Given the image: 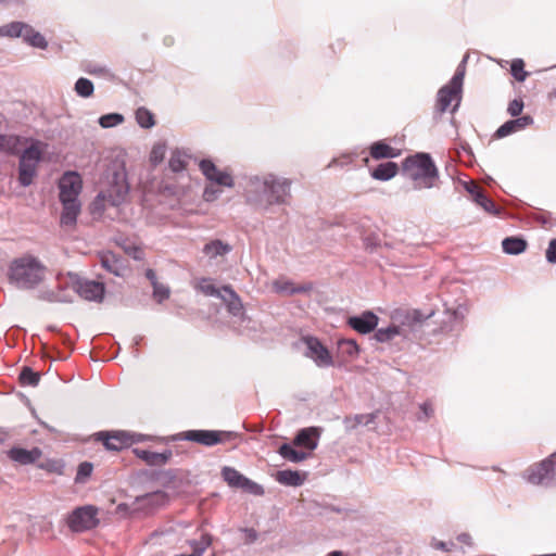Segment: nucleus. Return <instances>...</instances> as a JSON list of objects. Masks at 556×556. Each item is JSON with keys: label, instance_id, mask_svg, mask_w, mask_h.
<instances>
[{"label": "nucleus", "instance_id": "f257e3e1", "mask_svg": "<svg viewBox=\"0 0 556 556\" xmlns=\"http://www.w3.org/2000/svg\"><path fill=\"white\" fill-rule=\"evenodd\" d=\"M292 180L274 174L252 176L247 189V201L264 213L271 206H289L292 201Z\"/></svg>", "mask_w": 556, "mask_h": 556}, {"label": "nucleus", "instance_id": "f03ea898", "mask_svg": "<svg viewBox=\"0 0 556 556\" xmlns=\"http://www.w3.org/2000/svg\"><path fill=\"white\" fill-rule=\"evenodd\" d=\"M46 267L33 255L14 258L9 266L8 279L18 289H34L45 278Z\"/></svg>", "mask_w": 556, "mask_h": 556}, {"label": "nucleus", "instance_id": "7ed1b4c3", "mask_svg": "<svg viewBox=\"0 0 556 556\" xmlns=\"http://www.w3.org/2000/svg\"><path fill=\"white\" fill-rule=\"evenodd\" d=\"M403 170L414 181V189H430L435 186L439 170L429 153L419 152L407 156L403 163Z\"/></svg>", "mask_w": 556, "mask_h": 556}, {"label": "nucleus", "instance_id": "20e7f679", "mask_svg": "<svg viewBox=\"0 0 556 556\" xmlns=\"http://www.w3.org/2000/svg\"><path fill=\"white\" fill-rule=\"evenodd\" d=\"M43 159L41 142L31 140L30 146L24 149L18 159V184L22 187H28L33 184L37 175L39 163Z\"/></svg>", "mask_w": 556, "mask_h": 556}, {"label": "nucleus", "instance_id": "39448f33", "mask_svg": "<svg viewBox=\"0 0 556 556\" xmlns=\"http://www.w3.org/2000/svg\"><path fill=\"white\" fill-rule=\"evenodd\" d=\"M65 522L73 533L94 530L100 525L99 508L91 504L75 507L67 514Z\"/></svg>", "mask_w": 556, "mask_h": 556}, {"label": "nucleus", "instance_id": "423d86ee", "mask_svg": "<svg viewBox=\"0 0 556 556\" xmlns=\"http://www.w3.org/2000/svg\"><path fill=\"white\" fill-rule=\"evenodd\" d=\"M97 441L102 442L108 451H121L131 446L134 443L143 441L142 434L130 433L123 430L99 431L94 433Z\"/></svg>", "mask_w": 556, "mask_h": 556}, {"label": "nucleus", "instance_id": "0eeeda50", "mask_svg": "<svg viewBox=\"0 0 556 556\" xmlns=\"http://www.w3.org/2000/svg\"><path fill=\"white\" fill-rule=\"evenodd\" d=\"M222 477L230 488L240 489L255 496H263L265 493V490L261 484L247 478L233 467L225 466L222 469Z\"/></svg>", "mask_w": 556, "mask_h": 556}, {"label": "nucleus", "instance_id": "6e6552de", "mask_svg": "<svg viewBox=\"0 0 556 556\" xmlns=\"http://www.w3.org/2000/svg\"><path fill=\"white\" fill-rule=\"evenodd\" d=\"M554 472H556V463L551 455L544 460L530 466L523 472V478L531 484L549 485Z\"/></svg>", "mask_w": 556, "mask_h": 556}, {"label": "nucleus", "instance_id": "1a4fd4ad", "mask_svg": "<svg viewBox=\"0 0 556 556\" xmlns=\"http://www.w3.org/2000/svg\"><path fill=\"white\" fill-rule=\"evenodd\" d=\"M233 432L220 430H188L184 432V439L202 444L204 446H214L224 443L233 438Z\"/></svg>", "mask_w": 556, "mask_h": 556}, {"label": "nucleus", "instance_id": "9d476101", "mask_svg": "<svg viewBox=\"0 0 556 556\" xmlns=\"http://www.w3.org/2000/svg\"><path fill=\"white\" fill-rule=\"evenodd\" d=\"M83 180L78 173L66 172L59 180V200L60 201H79Z\"/></svg>", "mask_w": 556, "mask_h": 556}, {"label": "nucleus", "instance_id": "9b49d317", "mask_svg": "<svg viewBox=\"0 0 556 556\" xmlns=\"http://www.w3.org/2000/svg\"><path fill=\"white\" fill-rule=\"evenodd\" d=\"M304 343L306 345L305 356L314 361V363L321 368L333 366V358L329 350L316 337H305Z\"/></svg>", "mask_w": 556, "mask_h": 556}, {"label": "nucleus", "instance_id": "f8f14e48", "mask_svg": "<svg viewBox=\"0 0 556 556\" xmlns=\"http://www.w3.org/2000/svg\"><path fill=\"white\" fill-rule=\"evenodd\" d=\"M199 167L204 177L212 184L227 188H232L235 186L232 176L226 170L218 169L211 160H201Z\"/></svg>", "mask_w": 556, "mask_h": 556}, {"label": "nucleus", "instance_id": "ddd939ff", "mask_svg": "<svg viewBox=\"0 0 556 556\" xmlns=\"http://www.w3.org/2000/svg\"><path fill=\"white\" fill-rule=\"evenodd\" d=\"M74 289L80 298L93 302H102L105 293V286L102 281L88 279H78Z\"/></svg>", "mask_w": 556, "mask_h": 556}, {"label": "nucleus", "instance_id": "4468645a", "mask_svg": "<svg viewBox=\"0 0 556 556\" xmlns=\"http://www.w3.org/2000/svg\"><path fill=\"white\" fill-rule=\"evenodd\" d=\"M378 323L379 317L371 311H365L346 319V325L359 334L372 332L377 328Z\"/></svg>", "mask_w": 556, "mask_h": 556}, {"label": "nucleus", "instance_id": "2eb2a0df", "mask_svg": "<svg viewBox=\"0 0 556 556\" xmlns=\"http://www.w3.org/2000/svg\"><path fill=\"white\" fill-rule=\"evenodd\" d=\"M99 263L103 269L116 277L124 278L129 273L126 260L111 251L101 253L99 255Z\"/></svg>", "mask_w": 556, "mask_h": 556}, {"label": "nucleus", "instance_id": "dca6fc26", "mask_svg": "<svg viewBox=\"0 0 556 556\" xmlns=\"http://www.w3.org/2000/svg\"><path fill=\"white\" fill-rule=\"evenodd\" d=\"M42 455V452L39 447H33L30 450L13 446L8 451V456L15 463L21 465H30L35 464Z\"/></svg>", "mask_w": 556, "mask_h": 556}, {"label": "nucleus", "instance_id": "f3484780", "mask_svg": "<svg viewBox=\"0 0 556 556\" xmlns=\"http://www.w3.org/2000/svg\"><path fill=\"white\" fill-rule=\"evenodd\" d=\"M320 437V429L317 427H308L301 429L294 440L293 444L296 446L305 447L309 451H314L318 445Z\"/></svg>", "mask_w": 556, "mask_h": 556}, {"label": "nucleus", "instance_id": "a211bd4d", "mask_svg": "<svg viewBox=\"0 0 556 556\" xmlns=\"http://www.w3.org/2000/svg\"><path fill=\"white\" fill-rule=\"evenodd\" d=\"M532 123L533 118L530 115H523L515 119H509L497 128L494 136L498 139L507 137L518 130L526 128Z\"/></svg>", "mask_w": 556, "mask_h": 556}, {"label": "nucleus", "instance_id": "6ab92c4d", "mask_svg": "<svg viewBox=\"0 0 556 556\" xmlns=\"http://www.w3.org/2000/svg\"><path fill=\"white\" fill-rule=\"evenodd\" d=\"M220 300L226 304L229 314L233 317H243L244 308L241 299L230 286H224V293Z\"/></svg>", "mask_w": 556, "mask_h": 556}, {"label": "nucleus", "instance_id": "aec40b11", "mask_svg": "<svg viewBox=\"0 0 556 556\" xmlns=\"http://www.w3.org/2000/svg\"><path fill=\"white\" fill-rule=\"evenodd\" d=\"M134 453L138 458L142 459L149 466H162L166 464L173 456V452L168 448L162 453L143 448H135Z\"/></svg>", "mask_w": 556, "mask_h": 556}, {"label": "nucleus", "instance_id": "412c9836", "mask_svg": "<svg viewBox=\"0 0 556 556\" xmlns=\"http://www.w3.org/2000/svg\"><path fill=\"white\" fill-rule=\"evenodd\" d=\"M62 204V213L60 216V224L64 227L76 225L77 217L80 213V201H60Z\"/></svg>", "mask_w": 556, "mask_h": 556}, {"label": "nucleus", "instance_id": "4be33fe9", "mask_svg": "<svg viewBox=\"0 0 556 556\" xmlns=\"http://www.w3.org/2000/svg\"><path fill=\"white\" fill-rule=\"evenodd\" d=\"M115 185L109 190V198H111L112 205H118L123 202L128 193V185L125 180V175L115 173L114 174Z\"/></svg>", "mask_w": 556, "mask_h": 556}, {"label": "nucleus", "instance_id": "5701e85b", "mask_svg": "<svg viewBox=\"0 0 556 556\" xmlns=\"http://www.w3.org/2000/svg\"><path fill=\"white\" fill-rule=\"evenodd\" d=\"M400 150L391 147L384 140H378L369 147V154L375 160L395 159L400 155Z\"/></svg>", "mask_w": 556, "mask_h": 556}, {"label": "nucleus", "instance_id": "b1692460", "mask_svg": "<svg viewBox=\"0 0 556 556\" xmlns=\"http://www.w3.org/2000/svg\"><path fill=\"white\" fill-rule=\"evenodd\" d=\"M23 141L26 139L21 136L0 134V152L16 155L20 153Z\"/></svg>", "mask_w": 556, "mask_h": 556}, {"label": "nucleus", "instance_id": "393cba45", "mask_svg": "<svg viewBox=\"0 0 556 556\" xmlns=\"http://www.w3.org/2000/svg\"><path fill=\"white\" fill-rule=\"evenodd\" d=\"M399 172V166L395 162L388 161L377 165L370 173L371 177L376 180L387 181L392 179Z\"/></svg>", "mask_w": 556, "mask_h": 556}, {"label": "nucleus", "instance_id": "a878e982", "mask_svg": "<svg viewBox=\"0 0 556 556\" xmlns=\"http://www.w3.org/2000/svg\"><path fill=\"white\" fill-rule=\"evenodd\" d=\"M232 247L229 243H226L219 239H214L203 247V253L210 258H216L218 256H225L230 253Z\"/></svg>", "mask_w": 556, "mask_h": 556}, {"label": "nucleus", "instance_id": "bb28decb", "mask_svg": "<svg viewBox=\"0 0 556 556\" xmlns=\"http://www.w3.org/2000/svg\"><path fill=\"white\" fill-rule=\"evenodd\" d=\"M274 289L278 293H285L288 295L306 293L312 289L311 285H299L294 286L292 281L287 279H278L274 282Z\"/></svg>", "mask_w": 556, "mask_h": 556}, {"label": "nucleus", "instance_id": "cd10ccee", "mask_svg": "<svg viewBox=\"0 0 556 556\" xmlns=\"http://www.w3.org/2000/svg\"><path fill=\"white\" fill-rule=\"evenodd\" d=\"M528 242L521 237H506L502 241V249L506 254L519 255L526 251Z\"/></svg>", "mask_w": 556, "mask_h": 556}, {"label": "nucleus", "instance_id": "c85d7f7f", "mask_svg": "<svg viewBox=\"0 0 556 556\" xmlns=\"http://www.w3.org/2000/svg\"><path fill=\"white\" fill-rule=\"evenodd\" d=\"M276 481L283 485L300 486L303 484L304 479L299 471L286 469L277 471Z\"/></svg>", "mask_w": 556, "mask_h": 556}, {"label": "nucleus", "instance_id": "c756f323", "mask_svg": "<svg viewBox=\"0 0 556 556\" xmlns=\"http://www.w3.org/2000/svg\"><path fill=\"white\" fill-rule=\"evenodd\" d=\"M278 453L282 458L292 463H301L308 456V453L294 448L290 443L281 444Z\"/></svg>", "mask_w": 556, "mask_h": 556}, {"label": "nucleus", "instance_id": "7c9ffc66", "mask_svg": "<svg viewBox=\"0 0 556 556\" xmlns=\"http://www.w3.org/2000/svg\"><path fill=\"white\" fill-rule=\"evenodd\" d=\"M338 352L346 359H354L359 354V346L353 339H341L338 341Z\"/></svg>", "mask_w": 556, "mask_h": 556}, {"label": "nucleus", "instance_id": "2f4dec72", "mask_svg": "<svg viewBox=\"0 0 556 556\" xmlns=\"http://www.w3.org/2000/svg\"><path fill=\"white\" fill-rule=\"evenodd\" d=\"M456 91L452 90L450 87L443 86L439 89L437 96V109L440 113H443L450 106L452 99L458 96Z\"/></svg>", "mask_w": 556, "mask_h": 556}, {"label": "nucleus", "instance_id": "473e14b6", "mask_svg": "<svg viewBox=\"0 0 556 556\" xmlns=\"http://www.w3.org/2000/svg\"><path fill=\"white\" fill-rule=\"evenodd\" d=\"M195 288L204 295L218 299H220L224 293V286L222 288H217L211 278H201Z\"/></svg>", "mask_w": 556, "mask_h": 556}, {"label": "nucleus", "instance_id": "72a5a7b5", "mask_svg": "<svg viewBox=\"0 0 556 556\" xmlns=\"http://www.w3.org/2000/svg\"><path fill=\"white\" fill-rule=\"evenodd\" d=\"M376 419L375 414H357L354 416H348L344 418V425L346 429L353 430L358 426H368Z\"/></svg>", "mask_w": 556, "mask_h": 556}, {"label": "nucleus", "instance_id": "f704fd0d", "mask_svg": "<svg viewBox=\"0 0 556 556\" xmlns=\"http://www.w3.org/2000/svg\"><path fill=\"white\" fill-rule=\"evenodd\" d=\"M401 333V328L397 325H390L386 328H378L375 332V339L378 342L384 343L394 339L396 336Z\"/></svg>", "mask_w": 556, "mask_h": 556}, {"label": "nucleus", "instance_id": "c9c22d12", "mask_svg": "<svg viewBox=\"0 0 556 556\" xmlns=\"http://www.w3.org/2000/svg\"><path fill=\"white\" fill-rule=\"evenodd\" d=\"M23 22H11L0 27V37L21 38L24 29Z\"/></svg>", "mask_w": 556, "mask_h": 556}, {"label": "nucleus", "instance_id": "e433bc0d", "mask_svg": "<svg viewBox=\"0 0 556 556\" xmlns=\"http://www.w3.org/2000/svg\"><path fill=\"white\" fill-rule=\"evenodd\" d=\"M479 206H481L486 213L497 216L501 214V208L494 203L492 199H490L484 191L481 194L477 195L475 200Z\"/></svg>", "mask_w": 556, "mask_h": 556}, {"label": "nucleus", "instance_id": "4c0bfd02", "mask_svg": "<svg viewBox=\"0 0 556 556\" xmlns=\"http://www.w3.org/2000/svg\"><path fill=\"white\" fill-rule=\"evenodd\" d=\"M20 383L22 386L35 387L38 384L40 380V376L37 371L33 370L30 367L25 366L22 368L18 376Z\"/></svg>", "mask_w": 556, "mask_h": 556}, {"label": "nucleus", "instance_id": "58836bf2", "mask_svg": "<svg viewBox=\"0 0 556 556\" xmlns=\"http://www.w3.org/2000/svg\"><path fill=\"white\" fill-rule=\"evenodd\" d=\"M74 90L81 98H89L93 94L94 87L90 79L80 77L76 80Z\"/></svg>", "mask_w": 556, "mask_h": 556}, {"label": "nucleus", "instance_id": "ea45409f", "mask_svg": "<svg viewBox=\"0 0 556 556\" xmlns=\"http://www.w3.org/2000/svg\"><path fill=\"white\" fill-rule=\"evenodd\" d=\"M168 165L174 173L182 172L187 166L186 155L181 151L175 150L170 155Z\"/></svg>", "mask_w": 556, "mask_h": 556}, {"label": "nucleus", "instance_id": "a19ab883", "mask_svg": "<svg viewBox=\"0 0 556 556\" xmlns=\"http://www.w3.org/2000/svg\"><path fill=\"white\" fill-rule=\"evenodd\" d=\"M136 121L142 128H151L155 124L154 115L146 108L136 111Z\"/></svg>", "mask_w": 556, "mask_h": 556}, {"label": "nucleus", "instance_id": "79ce46f5", "mask_svg": "<svg viewBox=\"0 0 556 556\" xmlns=\"http://www.w3.org/2000/svg\"><path fill=\"white\" fill-rule=\"evenodd\" d=\"M212 538L210 534H202L201 539L199 541L193 540L190 542V545L192 547V555L193 556H202L204 551L211 545Z\"/></svg>", "mask_w": 556, "mask_h": 556}, {"label": "nucleus", "instance_id": "37998d69", "mask_svg": "<svg viewBox=\"0 0 556 556\" xmlns=\"http://www.w3.org/2000/svg\"><path fill=\"white\" fill-rule=\"evenodd\" d=\"M124 122V116L119 113L104 114L99 118V124L102 128H111Z\"/></svg>", "mask_w": 556, "mask_h": 556}, {"label": "nucleus", "instance_id": "c03bdc74", "mask_svg": "<svg viewBox=\"0 0 556 556\" xmlns=\"http://www.w3.org/2000/svg\"><path fill=\"white\" fill-rule=\"evenodd\" d=\"M510 73L516 80L520 83L526 80L528 73L525 71V63L521 59L511 62Z\"/></svg>", "mask_w": 556, "mask_h": 556}, {"label": "nucleus", "instance_id": "a18cd8bd", "mask_svg": "<svg viewBox=\"0 0 556 556\" xmlns=\"http://www.w3.org/2000/svg\"><path fill=\"white\" fill-rule=\"evenodd\" d=\"M93 466L89 462H83L78 465L75 482L84 483L92 473Z\"/></svg>", "mask_w": 556, "mask_h": 556}, {"label": "nucleus", "instance_id": "49530a36", "mask_svg": "<svg viewBox=\"0 0 556 556\" xmlns=\"http://www.w3.org/2000/svg\"><path fill=\"white\" fill-rule=\"evenodd\" d=\"M153 288V299L157 303H162L165 300H167L170 295V290L168 286L157 282L156 285L152 286Z\"/></svg>", "mask_w": 556, "mask_h": 556}, {"label": "nucleus", "instance_id": "de8ad7c7", "mask_svg": "<svg viewBox=\"0 0 556 556\" xmlns=\"http://www.w3.org/2000/svg\"><path fill=\"white\" fill-rule=\"evenodd\" d=\"M166 152V146L164 143H157L152 148L151 154H150V161L157 165L161 163L165 156Z\"/></svg>", "mask_w": 556, "mask_h": 556}, {"label": "nucleus", "instance_id": "09e8293b", "mask_svg": "<svg viewBox=\"0 0 556 556\" xmlns=\"http://www.w3.org/2000/svg\"><path fill=\"white\" fill-rule=\"evenodd\" d=\"M123 249L126 254H128L136 261H141L144 258V252H143L142 248L139 245L129 243V244H124Z\"/></svg>", "mask_w": 556, "mask_h": 556}, {"label": "nucleus", "instance_id": "8fccbe9b", "mask_svg": "<svg viewBox=\"0 0 556 556\" xmlns=\"http://www.w3.org/2000/svg\"><path fill=\"white\" fill-rule=\"evenodd\" d=\"M222 194V190L213 185L206 186L203 190V200L205 202H214Z\"/></svg>", "mask_w": 556, "mask_h": 556}, {"label": "nucleus", "instance_id": "3c124183", "mask_svg": "<svg viewBox=\"0 0 556 556\" xmlns=\"http://www.w3.org/2000/svg\"><path fill=\"white\" fill-rule=\"evenodd\" d=\"M464 75L462 72H455L452 79L450 80V83L447 85H445L446 87H450L452 90L456 91L457 93H462V88H463V81H464Z\"/></svg>", "mask_w": 556, "mask_h": 556}, {"label": "nucleus", "instance_id": "603ef678", "mask_svg": "<svg viewBox=\"0 0 556 556\" xmlns=\"http://www.w3.org/2000/svg\"><path fill=\"white\" fill-rule=\"evenodd\" d=\"M27 45L38 49H46L48 47L46 38L37 30L31 35Z\"/></svg>", "mask_w": 556, "mask_h": 556}, {"label": "nucleus", "instance_id": "864d4df0", "mask_svg": "<svg viewBox=\"0 0 556 556\" xmlns=\"http://www.w3.org/2000/svg\"><path fill=\"white\" fill-rule=\"evenodd\" d=\"M523 110V102L520 99H514L509 102L507 112L513 116L517 117L521 114Z\"/></svg>", "mask_w": 556, "mask_h": 556}, {"label": "nucleus", "instance_id": "5fc2aeb1", "mask_svg": "<svg viewBox=\"0 0 556 556\" xmlns=\"http://www.w3.org/2000/svg\"><path fill=\"white\" fill-rule=\"evenodd\" d=\"M463 187L472 197L473 201L477 199L478 194H481L483 192V190L472 180L465 181L463 184Z\"/></svg>", "mask_w": 556, "mask_h": 556}, {"label": "nucleus", "instance_id": "6e6d98bb", "mask_svg": "<svg viewBox=\"0 0 556 556\" xmlns=\"http://www.w3.org/2000/svg\"><path fill=\"white\" fill-rule=\"evenodd\" d=\"M433 407L430 402H425L420 405V413L418 415V420L425 421L429 419L433 415Z\"/></svg>", "mask_w": 556, "mask_h": 556}, {"label": "nucleus", "instance_id": "4d7b16f0", "mask_svg": "<svg viewBox=\"0 0 556 556\" xmlns=\"http://www.w3.org/2000/svg\"><path fill=\"white\" fill-rule=\"evenodd\" d=\"M38 467L40 469L47 470L49 472H56V473L62 472V470H61L62 466L55 460H47L46 463L39 464Z\"/></svg>", "mask_w": 556, "mask_h": 556}, {"label": "nucleus", "instance_id": "13d9d810", "mask_svg": "<svg viewBox=\"0 0 556 556\" xmlns=\"http://www.w3.org/2000/svg\"><path fill=\"white\" fill-rule=\"evenodd\" d=\"M352 162H353L352 154H342L341 156L333 159L328 166L343 167L345 165L351 164Z\"/></svg>", "mask_w": 556, "mask_h": 556}, {"label": "nucleus", "instance_id": "bf43d9fd", "mask_svg": "<svg viewBox=\"0 0 556 556\" xmlns=\"http://www.w3.org/2000/svg\"><path fill=\"white\" fill-rule=\"evenodd\" d=\"M545 255L548 263L556 264V239L549 241Z\"/></svg>", "mask_w": 556, "mask_h": 556}, {"label": "nucleus", "instance_id": "052dcab7", "mask_svg": "<svg viewBox=\"0 0 556 556\" xmlns=\"http://www.w3.org/2000/svg\"><path fill=\"white\" fill-rule=\"evenodd\" d=\"M431 546L435 549L450 552L455 546V544L453 542H443V541H438V540L433 539Z\"/></svg>", "mask_w": 556, "mask_h": 556}, {"label": "nucleus", "instance_id": "680f3d73", "mask_svg": "<svg viewBox=\"0 0 556 556\" xmlns=\"http://www.w3.org/2000/svg\"><path fill=\"white\" fill-rule=\"evenodd\" d=\"M364 245L368 252H374L379 245L378 239L375 236H367L364 239Z\"/></svg>", "mask_w": 556, "mask_h": 556}, {"label": "nucleus", "instance_id": "e2e57ef3", "mask_svg": "<svg viewBox=\"0 0 556 556\" xmlns=\"http://www.w3.org/2000/svg\"><path fill=\"white\" fill-rule=\"evenodd\" d=\"M87 72L91 75H105L109 73V70L103 65L94 64L89 65Z\"/></svg>", "mask_w": 556, "mask_h": 556}, {"label": "nucleus", "instance_id": "0e129e2a", "mask_svg": "<svg viewBox=\"0 0 556 556\" xmlns=\"http://www.w3.org/2000/svg\"><path fill=\"white\" fill-rule=\"evenodd\" d=\"M36 30L28 24H24V29H23V35L21 36V38H23L24 42H28L29 38L31 37V35L35 33Z\"/></svg>", "mask_w": 556, "mask_h": 556}, {"label": "nucleus", "instance_id": "69168bd1", "mask_svg": "<svg viewBox=\"0 0 556 556\" xmlns=\"http://www.w3.org/2000/svg\"><path fill=\"white\" fill-rule=\"evenodd\" d=\"M245 542L253 543L257 539V532L254 529H244Z\"/></svg>", "mask_w": 556, "mask_h": 556}, {"label": "nucleus", "instance_id": "338daca9", "mask_svg": "<svg viewBox=\"0 0 556 556\" xmlns=\"http://www.w3.org/2000/svg\"><path fill=\"white\" fill-rule=\"evenodd\" d=\"M144 276L150 281L151 286L156 285L159 282L156 273L152 268H148L144 273Z\"/></svg>", "mask_w": 556, "mask_h": 556}, {"label": "nucleus", "instance_id": "774afa93", "mask_svg": "<svg viewBox=\"0 0 556 556\" xmlns=\"http://www.w3.org/2000/svg\"><path fill=\"white\" fill-rule=\"evenodd\" d=\"M457 540L460 542V543H464V544H467V545H470L471 544V536L468 534V533H462L457 536Z\"/></svg>", "mask_w": 556, "mask_h": 556}]
</instances>
